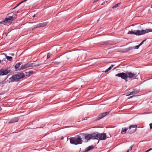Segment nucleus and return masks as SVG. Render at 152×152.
Segmentation results:
<instances>
[{"label":"nucleus","instance_id":"obj_23","mask_svg":"<svg viewBox=\"0 0 152 152\" xmlns=\"http://www.w3.org/2000/svg\"><path fill=\"white\" fill-rule=\"evenodd\" d=\"M4 62H6L5 60H0V63L2 65H3L4 64Z\"/></svg>","mask_w":152,"mask_h":152},{"label":"nucleus","instance_id":"obj_8","mask_svg":"<svg viewBox=\"0 0 152 152\" xmlns=\"http://www.w3.org/2000/svg\"><path fill=\"white\" fill-rule=\"evenodd\" d=\"M10 70L9 68L2 69L0 70V76L4 75L10 72Z\"/></svg>","mask_w":152,"mask_h":152},{"label":"nucleus","instance_id":"obj_16","mask_svg":"<svg viewBox=\"0 0 152 152\" xmlns=\"http://www.w3.org/2000/svg\"><path fill=\"white\" fill-rule=\"evenodd\" d=\"M139 92V90H136V91H133L132 92H130L129 95L133 94H136L138 93Z\"/></svg>","mask_w":152,"mask_h":152},{"label":"nucleus","instance_id":"obj_30","mask_svg":"<svg viewBox=\"0 0 152 152\" xmlns=\"http://www.w3.org/2000/svg\"><path fill=\"white\" fill-rule=\"evenodd\" d=\"M140 46L139 45H137L134 48L135 49H138L139 48Z\"/></svg>","mask_w":152,"mask_h":152},{"label":"nucleus","instance_id":"obj_34","mask_svg":"<svg viewBox=\"0 0 152 152\" xmlns=\"http://www.w3.org/2000/svg\"><path fill=\"white\" fill-rule=\"evenodd\" d=\"M151 150H152V148H150V149H149L147 151H146V152H148V151H151Z\"/></svg>","mask_w":152,"mask_h":152},{"label":"nucleus","instance_id":"obj_11","mask_svg":"<svg viewBox=\"0 0 152 152\" xmlns=\"http://www.w3.org/2000/svg\"><path fill=\"white\" fill-rule=\"evenodd\" d=\"M135 34L136 35H140L146 33V31L144 30H141L140 31L139 30H135Z\"/></svg>","mask_w":152,"mask_h":152},{"label":"nucleus","instance_id":"obj_12","mask_svg":"<svg viewBox=\"0 0 152 152\" xmlns=\"http://www.w3.org/2000/svg\"><path fill=\"white\" fill-rule=\"evenodd\" d=\"M18 120L19 118L18 117H15L11 120L8 124H12V123L17 122L18 121Z\"/></svg>","mask_w":152,"mask_h":152},{"label":"nucleus","instance_id":"obj_7","mask_svg":"<svg viewBox=\"0 0 152 152\" xmlns=\"http://www.w3.org/2000/svg\"><path fill=\"white\" fill-rule=\"evenodd\" d=\"M18 10L15 11V14L12 15L13 16H9L8 17L6 18L7 22L10 23L14 20L16 19L17 18V14L18 12Z\"/></svg>","mask_w":152,"mask_h":152},{"label":"nucleus","instance_id":"obj_25","mask_svg":"<svg viewBox=\"0 0 152 152\" xmlns=\"http://www.w3.org/2000/svg\"><path fill=\"white\" fill-rule=\"evenodd\" d=\"M146 39H145L144 40H143V41H142L140 44L139 45L140 46L143 43L145 42V41H146Z\"/></svg>","mask_w":152,"mask_h":152},{"label":"nucleus","instance_id":"obj_39","mask_svg":"<svg viewBox=\"0 0 152 152\" xmlns=\"http://www.w3.org/2000/svg\"><path fill=\"white\" fill-rule=\"evenodd\" d=\"M151 8H152V4L151 5Z\"/></svg>","mask_w":152,"mask_h":152},{"label":"nucleus","instance_id":"obj_6","mask_svg":"<svg viewBox=\"0 0 152 152\" xmlns=\"http://www.w3.org/2000/svg\"><path fill=\"white\" fill-rule=\"evenodd\" d=\"M80 135H81L82 137H84L85 139L87 141L91 139H95L94 133L91 134L82 133L80 134Z\"/></svg>","mask_w":152,"mask_h":152},{"label":"nucleus","instance_id":"obj_28","mask_svg":"<svg viewBox=\"0 0 152 152\" xmlns=\"http://www.w3.org/2000/svg\"><path fill=\"white\" fill-rule=\"evenodd\" d=\"M129 51V50H128V48H126V49H124V51L125 52H127L128 51Z\"/></svg>","mask_w":152,"mask_h":152},{"label":"nucleus","instance_id":"obj_4","mask_svg":"<svg viewBox=\"0 0 152 152\" xmlns=\"http://www.w3.org/2000/svg\"><path fill=\"white\" fill-rule=\"evenodd\" d=\"M95 139L100 140H104L106 139V134L105 133H100L98 132L94 133Z\"/></svg>","mask_w":152,"mask_h":152},{"label":"nucleus","instance_id":"obj_45","mask_svg":"<svg viewBox=\"0 0 152 152\" xmlns=\"http://www.w3.org/2000/svg\"><path fill=\"white\" fill-rule=\"evenodd\" d=\"M1 83H0V84Z\"/></svg>","mask_w":152,"mask_h":152},{"label":"nucleus","instance_id":"obj_3","mask_svg":"<svg viewBox=\"0 0 152 152\" xmlns=\"http://www.w3.org/2000/svg\"><path fill=\"white\" fill-rule=\"evenodd\" d=\"M42 64L43 63H41L40 62L39 63L36 64H35L34 63H27L26 64L24 65H22L21 66V67L19 68L18 69V70L20 71L30 67L38 66L42 65Z\"/></svg>","mask_w":152,"mask_h":152},{"label":"nucleus","instance_id":"obj_33","mask_svg":"<svg viewBox=\"0 0 152 152\" xmlns=\"http://www.w3.org/2000/svg\"><path fill=\"white\" fill-rule=\"evenodd\" d=\"M150 128L151 129H152V124H149Z\"/></svg>","mask_w":152,"mask_h":152},{"label":"nucleus","instance_id":"obj_42","mask_svg":"<svg viewBox=\"0 0 152 152\" xmlns=\"http://www.w3.org/2000/svg\"><path fill=\"white\" fill-rule=\"evenodd\" d=\"M80 121H78L77 122H80Z\"/></svg>","mask_w":152,"mask_h":152},{"label":"nucleus","instance_id":"obj_38","mask_svg":"<svg viewBox=\"0 0 152 152\" xmlns=\"http://www.w3.org/2000/svg\"><path fill=\"white\" fill-rule=\"evenodd\" d=\"M86 119H87V118H88V117H86Z\"/></svg>","mask_w":152,"mask_h":152},{"label":"nucleus","instance_id":"obj_24","mask_svg":"<svg viewBox=\"0 0 152 152\" xmlns=\"http://www.w3.org/2000/svg\"><path fill=\"white\" fill-rule=\"evenodd\" d=\"M137 127V125H133L131 126H130L129 127V129H130L132 128H135Z\"/></svg>","mask_w":152,"mask_h":152},{"label":"nucleus","instance_id":"obj_10","mask_svg":"<svg viewBox=\"0 0 152 152\" xmlns=\"http://www.w3.org/2000/svg\"><path fill=\"white\" fill-rule=\"evenodd\" d=\"M47 24L46 22H43L38 24L36 25H35L33 28L32 29V30H33L34 29L37 28H38L42 27H44L46 26Z\"/></svg>","mask_w":152,"mask_h":152},{"label":"nucleus","instance_id":"obj_15","mask_svg":"<svg viewBox=\"0 0 152 152\" xmlns=\"http://www.w3.org/2000/svg\"><path fill=\"white\" fill-rule=\"evenodd\" d=\"M128 129L126 128H123L122 129L121 133L123 134L125 133Z\"/></svg>","mask_w":152,"mask_h":152},{"label":"nucleus","instance_id":"obj_1","mask_svg":"<svg viewBox=\"0 0 152 152\" xmlns=\"http://www.w3.org/2000/svg\"><path fill=\"white\" fill-rule=\"evenodd\" d=\"M137 73H132V72H126V73L122 72L118 73L115 75V76L121 77L122 79H124L126 82L127 80V78H132L134 77L135 79H138L137 77Z\"/></svg>","mask_w":152,"mask_h":152},{"label":"nucleus","instance_id":"obj_22","mask_svg":"<svg viewBox=\"0 0 152 152\" xmlns=\"http://www.w3.org/2000/svg\"><path fill=\"white\" fill-rule=\"evenodd\" d=\"M146 33H148L149 32H152V29H146Z\"/></svg>","mask_w":152,"mask_h":152},{"label":"nucleus","instance_id":"obj_21","mask_svg":"<svg viewBox=\"0 0 152 152\" xmlns=\"http://www.w3.org/2000/svg\"><path fill=\"white\" fill-rule=\"evenodd\" d=\"M120 4V3H118V4H116L115 5V6L113 7L112 8L114 9V8H116Z\"/></svg>","mask_w":152,"mask_h":152},{"label":"nucleus","instance_id":"obj_13","mask_svg":"<svg viewBox=\"0 0 152 152\" xmlns=\"http://www.w3.org/2000/svg\"><path fill=\"white\" fill-rule=\"evenodd\" d=\"M22 64V63L21 62H19L16 64L15 66V68L18 70V69L19 68V66Z\"/></svg>","mask_w":152,"mask_h":152},{"label":"nucleus","instance_id":"obj_26","mask_svg":"<svg viewBox=\"0 0 152 152\" xmlns=\"http://www.w3.org/2000/svg\"><path fill=\"white\" fill-rule=\"evenodd\" d=\"M132 147H133V145H132L131 146H130L129 147V149L127 151V152H129V150L131 151V150H132Z\"/></svg>","mask_w":152,"mask_h":152},{"label":"nucleus","instance_id":"obj_27","mask_svg":"<svg viewBox=\"0 0 152 152\" xmlns=\"http://www.w3.org/2000/svg\"><path fill=\"white\" fill-rule=\"evenodd\" d=\"M50 53H48V54H47V58L48 59L49 58H50Z\"/></svg>","mask_w":152,"mask_h":152},{"label":"nucleus","instance_id":"obj_40","mask_svg":"<svg viewBox=\"0 0 152 152\" xmlns=\"http://www.w3.org/2000/svg\"><path fill=\"white\" fill-rule=\"evenodd\" d=\"M85 119H82V121L85 120Z\"/></svg>","mask_w":152,"mask_h":152},{"label":"nucleus","instance_id":"obj_5","mask_svg":"<svg viewBox=\"0 0 152 152\" xmlns=\"http://www.w3.org/2000/svg\"><path fill=\"white\" fill-rule=\"evenodd\" d=\"M70 141L71 143L76 145L80 144L82 142V139L80 137H71L70 138Z\"/></svg>","mask_w":152,"mask_h":152},{"label":"nucleus","instance_id":"obj_37","mask_svg":"<svg viewBox=\"0 0 152 152\" xmlns=\"http://www.w3.org/2000/svg\"><path fill=\"white\" fill-rule=\"evenodd\" d=\"M2 110V108L0 107V111Z\"/></svg>","mask_w":152,"mask_h":152},{"label":"nucleus","instance_id":"obj_41","mask_svg":"<svg viewBox=\"0 0 152 152\" xmlns=\"http://www.w3.org/2000/svg\"><path fill=\"white\" fill-rule=\"evenodd\" d=\"M151 103H152V101L151 102Z\"/></svg>","mask_w":152,"mask_h":152},{"label":"nucleus","instance_id":"obj_14","mask_svg":"<svg viewBox=\"0 0 152 152\" xmlns=\"http://www.w3.org/2000/svg\"><path fill=\"white\" fill-rule=\"evenodd\" d=\"M94 148L92 146H90L86 148L85 150V152H88L91 149H92Z\"/></svg>","mask_w":152,"mask_h":152},{"label":"nucleus","instance_id":"obj_35","mask_svg":"<svg viewBox=\"0 0 152 152\" xmlns=\"http://www.w3.org/2000/svg\"><path fill=\"white\" fill-rule=\"evenodd\" d=\"M11 55L12 56H13L14 55V53H11Z\"/></svg>","mask_w":152,"mask_h":152},{"label":"nucleus","instance_id":"obj_18","mask_svg":"<svg viewBox=\"0 0 152 152\" xmlns=\"http://www.w3.org/2000/svg\"><path fill=\"white\" fill-rule=\"evenodd\" d=\"M114 65H112L110 67H109L108 69H107V70H106L104 72L105 73H106L109 70H110L113 66H114Z\"/></svg>","mask_w":152,"mask_h":152},{"label":"nucleus","instance_id":"obj_32","mask_svg":"<svg viewBox=\"0 0 152 152\" xmlns=\"http://www.w3.org/2000/svg\"><path fill=\"white\" fill-rule=\"evenodd\" d=\"M130 96L129 98V99H131V98H132L133 97H134V96Z\"/></svg>","mask_w":152,"mask_h":152},{"label":"nucleus","instance_id":"obj_44","mask_svg":"<svg viewBox=\"0 0 152 152\" xmlns=\"http://www.w3.org/2000/svg\"><path fill=\"white\" fill-rule=\"evenodd\" d=\"M151 124H152V123H151Z\"/></svg>","mask_w":152,"mask_h":152},{"label":"nucleus","instance_id":"obj_36","mask_svg":"<svg viewBox=\"0 0 152 152\" xmlns=\"http://www.w3.org/2000/svg\"><path fill=\"white\" fill-rule=\"evenodd\" d=\"M35 15H34L33 16V17H34H34H35Z\"/></svg>","mask_w":152,"mask_h":152},{"label":"nucleus","instance_id":"obj_17","mask_svg":"<svg viewBox=\"0 0 152 152\" xmlns=\"http://www.w3.org/2000/svg\"><path fill=\"white\" fill-rule=\"evenodd\" d=\"M7 23H8V22L5 18V20H2L0 22V24H5Z\"/></svg>","mask_w":152,"mask_h":152},{"label":"nucleus","instance_id":"obj_19","mask_svg":"<svg viewBox=\"0 0 152 152\" xmlns=\"http://www.w3.org/2000/svg\"><path fill=\"white\" fill-rule=\"evenodd\" d=\"M128 34H135V31H129L128 32Z\"/></svg>","mask_w":152,"mask_h":152},{"label":"nucleus","instance_id":"obj_31","mask_svg":"<svg viewBox=\"0 0 152 152\" xmlns=\"http://www.w3.org/2000/svg\"><path fill=\"white\" fill-rule=\"evenodd\" d=\"M133 48H134V47H129V48H128V50H132V49H133Z\"/></svg>","mask_w":152,"mask_h":152},{"label":"nucleus","instance_id":"obj_29","mask_svg":"<svg viewBox=\"0 0 152 152\" xmlns=\"http://www.w3.org/2000/svg\"><path fill=\"white\" fill-rule=\"evenodd\" d=\"M26 73H28L29 75H30L33 73V71H29L28 72H26Z\"/></svg>","mask_w":152,"mask_h":152},{"label":"nucleus","instance_id":"obj_2","mask_svg":"<svg viewBox=\"0 0 152 152\" xmlns=\"http://www.w3.org/2000/svg\"><path fill=\"white\" fill-rule=\"evenodd\" d=\"M25 76V75L23 73H19L12 76L10 79L11 82H18L20 80V78H23Z\"/></svg>","mask_w":152,"mask_h":152},{"label":"nucleus","instance_id":"obj_9","mask_svg":"<svg viewBox=\"0 0 152 152\" xmlns=\"http://www.w3.org/2000/svg\"><path fill=\"white\" fill-rule=\"evenodd\" d=\"M110 111L106 112L100 114L96 118V121L99 120L103 118L104 117L110 113Z\"/></svg>","mask_w":152,"mask_h":152},{"label":"nucleus","instance_id":"obj_43","mask_svg":"<svg viewBox=\"0 0 152 152\" xmlns=\"http://www.w3.org/2000/svg\"><path fill=\"white\" fill-rule=\"evenodd\" d=\"M99 141H98V143L99 142Z\"/></svg>","mask_w":152,"mask_h":152},{"label":"nucleus","instance_id":"obj_20","mask_svg":"<svg viewBox=\"0 0 152 152\" xmlns=\"http://www.w3.org/2000/svg\"><path fill=\"white\" fill-rule=\"evenodd\" d=\"M6 58L8 61H11L12 58L11 56H6Z\"/></svg>","mask_w":152,"mask_h":152}]
</instances>
